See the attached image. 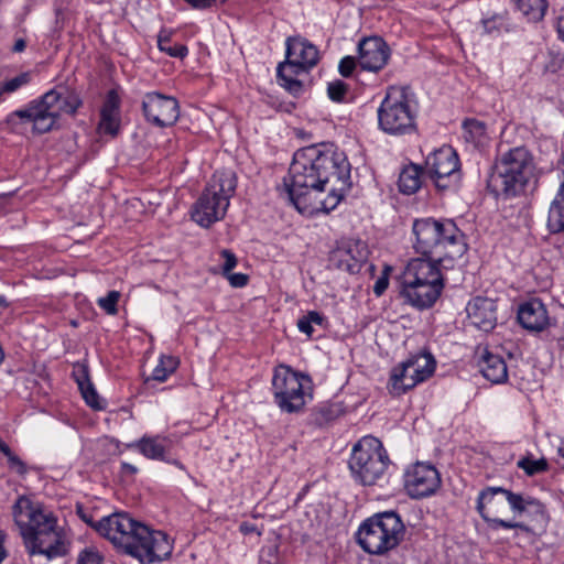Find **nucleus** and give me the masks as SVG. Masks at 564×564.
I'll list each match as a JSON object with an SVG mask.
<instances>
[{
    "mask_svg": "<svg viewBox=\"0 0 564 564\" xmlns=\"http://www.w3.org/2000/svg\"><path fill=\"white\" fill-rule=\"evenodd\" d=\"M237 187V177L231 170L216 171L205 191L217 198H225L226 205L229 206L230 198L234 196Z\"/></svg>",
    "mask_w": 564,
    "mask_h": 564,
    "instance_id": "obj_25",
    "label": "nucleus"
},
{
    "mask_svg": "<svg viewBox=\"0 0 564 564\" xmlns=\"http://www.w3.org/2000/svg\"><path fill=\"white\" fill-rule=\"evenodd\" d=\"M142 109L147 120L158 127L172 126L180 116L177 100L159 93L147 94L142 101Z\"/></svg>",
    "mask_w": 564,
    "mask_h": 564,
    "instance_id": "obj_16",
    "label": "nucleus"
},
{
    "mask_svg": "<svg viewBox=\"0 0 564 564\" xmlns=\"http://www.w3.org/2000/svg\"><path fill=\"white\" fill-rule=\"evenodd\" d=\"M517 466L521 468L528 476H534L536 474L546 471L549 468L545 458L533 459L531 457H523L518 460Z\"/></svg>",
    "mask_w": 564,
    "mask_h": 564,
    "instance_id": "obj_36",
    "label": "nucleus"
},
{
    "mask_svg": "<svg viewBox=\"0 0 564 564\" xmlns=\"http://www.w3.org/2000/svg\"><path fill=\"white\" fill-rule=\"evenodd\" d=\"M434 371L435 360L431 354L415 355L392 369L389 391L393 395H401L425 381Z\"/></svg>",
    "mask_w": 564,
    "mask_h": 564,
    "instance_id": "obj_11",
    "label": "nucleus"
},
{
    "mask_svg": "<svg viewBox=\"0 0 564 564\" xmlns=\"http://www.w3.org/2000/svg\"><path fill=\"white\" fill-rule=\"evenodd\" d=\"M482 376L492 383H502L508 378V368L502 357L485 350L479 361Z\"/></svg>",
    "mask_w": 564,
    "mask_h": 564,
    "instance_id": "obj_26",
    "label": "nucleus"
},
{
    "mask_svg": "<svg viewBox=\"0 0 564 564\" xmlns=\"http://www.w3.org/2000/svg\"><path fill=\"white\" fill-rule=\"evenodd\" d=\"M177 365L178 361L174 357H161L159 364L153 369L151 379L159 382H164L167 379V377L176 370Z\"/></svg>",
    "mask_w": 564,
    "mask_h": 564,
    "instance_id": "obj_33",
    "label": "nucleus"
},
{
    "mask_svg": "<svg viewBox=\"0 0 564 564\" xmlns=\"http://www.w3.org/2000/svg\"><path fill=\"white\" fill-rule=\"evenodd\" d=\"M561 164H562V175H563V181L558 187V189H562L564 191V155L562 156V160H561Z\"/></svg>",
    "mask_w": 564,
    "mask_h": 564,
    "instance_id": "obj_57",
    "label": "nucleus"
},
{
    "mask_svg": "<svg viewBox=\"0 0 564 564\" xmlns=\"http://www.w3.org/2000/svg\"><path fill=\"white\" fill-rule=\"evenodd\" d=\"M158 44L161 51L166 52L169 55L173 57H184L188 52L187 47L184 45L172 46L167 37L159 36Z\"/></svg>",
    "mask_w": 564,
    "mask_h": 564,
    "instance_id": "obj_43",
    "label": "nucleus"
},
{
    "mask_svg": "<svg viewBox=\"0 0 564 564\" xmlns=\"http://www.w3.org/2000/svg\"><path fill=\"white\" fill-rule=\"evenodd\" d=\"M76 564H106L101 553L95 547H86L79 552Z\"/></svg>",
    "mask_w": 564,
    "mask_h": 564,
    "instance_id": "obj_41",
    "label": "nucleus"
},
{
    "mask_svg": "<svg viewBox=\"0 0 564 564\" xmlns=\"http://www.w3.org/2000/svg\"><path fill=\"white\" fill-rule=\"evenodd\" d=\"M272 393L282 412L299 413L312 399L311 379L281 364L273 370Z\"/></svg>",
    "mask_w": 564,
    "mask_h": 564,
    "instance_id": "obj_8",
    "label": "nucleus"
},
{
    "mask_svg": "<svg viewBox=\"0 0 564 564\" xmlns=\"http://www.w3.org/2000/svg\"><path fill=\"white\" fill-rule=\"evenodd\" d=\"M227 209L225 198H217V196L204 191L194 205L192 217L202 227H209L223 219Z\"/></svg>",
    "mask_w": 564,
    "mask_h": 564,
    "instance_id": "obj_20",
    "label": "nucleus"
},
{
    "mask_svg": "<svg viewBox=\"0 0 564 564\" xmlns=\"http://www.w3.org/2000/svg\"><path fill=\"white\" fill-rule=\"evenodd\" d=\"M322 323L323 316L315 311H311L297 321V328L311 337L314 332L313 324L321 325Z\"/></svg>",
    "mask_w": 564,
    "mask_h": 564,
    "instance_id": "obj_39",
    "label": "nucleus"
},
{
    "mask_svg": "<svg viewBox=\"0 0 564 564\" xmlns=\"http://www.w3.org/2000/svg\"><path fill=\"white\" fill-rule=\"evenodd\" d=\"M45 112L42 104V98L39 100H34L30 102V105L25 109H20L11 112L7 117V122L9 124H15L17 119L25 120L33 123V130L37 133H45L48 130H42L40 127V121L44 119Z\"/></svg>",
    "mask_w": 564,
    "mask_h": 564,
    "instance_id": "obj_27",
    "label": "nucleus"
},
{
    "mask_svg": "<svg viewBox=\"0 0 564 564\" xmlns=\"http://www.w3.org/2000/svg\"><path fill=\"white\" fill-rule=\"evenodd\" d=\"M230 285L234 288H242L248 283V275L243 273H228V275H225Z\"/></svg>",
    "mask_w": 564,
    "mask_h": 564,
    "instance_id": "obj_47",
    "label": "nucleus"
},
{
    "mask_svg": "<svg viewBox=\"0 0 564 564\" xmlns=\"http://www.w3.org/2000/svg\"><path fill=\"white\" fill-rule=\"evenodd\" d=\"M533 172V156L527 148L517 147L496 162L487 186L496 196L513 197L524 191Z\"/></svg>",
    "mask_w": 564,
    "mask_h": 564,
    "instance_id": "obj_6",
    "label": "nucleus"
},
{
    "mask_svg": "<svg viewBox=\"0 0 564 564\" xmlns=\"http://www.w3.org/2000/svg\"><path fill=\"white\" fill-rule=\"evenodd\" d=\"M389 285V278L387 273H383L381 276L377 279L373 285V293L377 296H380L384 293Z\"/></svg>",
    "mask_w": 564,
    "mask_h": 564,
    "instance_id": "obj_48",
    "label": "nucleus"
},
{
    "mask_svg": "<svg viewBox=\"0 0 564 564\" xmlns=\"http://www.w3.org/2000/svg\"><path fill=\"white\" fill-rule=\"evenodd\" d=\"M470 323L480 330L490 332L497 324L496 301L477 296L469 301L466 307Z\"/></svg>",
    "mask_w": 564,
    "mask_h": 564,
    "instance_id": "obj_22",
    "label": "nucleus"
},
{
    "mask_svg": "<svg viewBox=\"0 0 564 564\" xmlns=\"http://www.w3.org/2000/svg\"><path fill=\"white\" fill-rule=\"evenodd\" d=\"M30 82L29 73H20L18 76L2 83L0 95L12 94Z\"/></svg>",
    "mask_w": 564,
    "mask_h": 564,
    "instance_id": "obj_40",
    "label": "nucleus"
},
{
    "mask_svg": "<svg viewBox=\"0 0 564 564\" xmlns=\"http://www.w3.org/2000/svg\"><path fill=\"white\" fill-rule=\"evenodd\" d=\"M227 0H191V6L194 9L203 10V9H207V8L217 6V4H223Z\"/></svg>",
    "mask_w": 564,
    "mask_h": 564,
    "instance_id": "obj_49",
    "label": "nucleus"
},
{
    "mask_svg": "<svg viewBox=\"0 0 564 564\" xmlns=\"http://www.w3.org/2000/svg\"><path fill=\"white\" fill-rule=\"evenodd\" d=\"M172 442L164 435H143L138 441L127 445L128 448L138 449L148 459L162 460L182 467L178 460H170L169 453Z\"/></svg>",
    "mask_w": 564,
    "mask_h": 564,
    "instance_id": "obj_21",
    "label": "nucleus"
},
{
    "mask_svg": "<svg viewBox=\"0 0 564 564\" xmlns=\"http://www.w3.org/2000/svg\"><path fill=\"white\" fill-rule=\"evenodd\" d=\"M444 282L403 283V295L417 308L431 307L440 297Z\"/></svg>",
    "mask_w": 564,
    "mask_h": 564,
    "instance_id": "obj_23",
    "label": "nucleus"
},
{
    "mask_svg": "<svg viewBox=\"0 0 564 564\" xmlns=\"http://www.w3.org/2000/svg\"><path fill=\"white\" fill-rule=\"evenodd\" d=\"M76 381L87 405H89L94 410H101L104 406L101 404L97 391L95 390L93 383L88 379L87 371L85 368L82 369V373L77 376Z\"/></svg>",
    "mask_w": 564,
    "mask_h": 564,
    "instance_id": "obj_32",
    "label": "nucleus"
},
{
    "mask_svg": "<svg viewBox=\"0 0 564 564\" xmlns=\"http://www.w3.org/2000/svg\"><path fill=\"white\" fill-rule=\"evenodd\" d=\"M0 453H2L8 459V466L11 470L19 475H25L28 468L25 463L15 455L11 448L0 438Z\"/></svg>",
    "mask_w": 564,
    "mask_h": 564,
    "instance_id": "obj_37",
    "label": "nucleus"
},
{
    "mask_svg": "<svg viewBox=\"0 0 564 564\" xmlns=\"http://www.w3.org/2000/svg\"><path fill=\"white\" fill-rule=\"evenodd\" d=\"M378 126L387 134L401 137L416 131V112L403 87H390L378 109Z\"/></svg>",
    "mask_w": 564,
    "mask_h": 564,
    "instance_id": "obj_9",
    "label": "nucleus"
},
{
    "mask_svg": "<svg viewBox=\"0 0 564 564\" xmlns=\"http://www.w3.org/2000/svg\"><path fill=\"white\" fill-rule=\"evenodd\" d=\"M446 262L427 257L412 259L403 271V283L444 282L440 265L447 268Z\"/></svg>",
    "mask_w": 564,
    "mask_h": 564,
    "instance_id": "obj_19",
    "label": "nucleus"
},
{
    "mask_svg": "<svg viewBox=\"0 0 564 564\" xmlns=\"http://www.w3.org/2000/svg\"><path fill=\"white\" fill-rule=\"evenodd\" d=\"M350 164L333 147H307L294 153L281 195L300 213H328L343 199L348 186Z\"/></svg>",
    "mask_w": 564,
    "mask_h": 564,
    "instance_id": "obj_1",
    "label": "nucleus"
},
{
    "mask_svg": "<svg viewBox=\"0 0 564 564\" xmlns=\"http://www.w3.org/2000/svg\"><path fill=\"white\" fill-rule=\"evenodd\" d=\"M275 82L293 96H299L303 90L301 80L293 76V73H276Z\"/></svg>",
    "mask_w": 564,
    "mask_h": 564,
    "instance_id": "obj_35",
    "label": "nucleus"
},
{
    "mask_svg": "<svg viewBox=\"0 0 564 564\" xmlns=\"http://www.w3.org/2000/svg\"><path fill=\"white\" fill-rule=\"evenodd\" d=\"M413 234L414 248L423 257L452 262L466 251L464 236L452 220L416 219Z\"/></svg>",
    "mask_w": 564,
    "mask_h": 564,
    "instance_id": "obj_5",
    "label": "nucleus"
},
{
    "mask_svg": "<svg viewBox=\"0 0 564 564\" xmlns=\"http://www.w3.org/2000/svg\"><path fill=\"white\" fill-rule=\"evenodd\" d=\"M119 291H110L104 297L98 300V305L109 315H115L118 312L117 304L120 299Z\"/></svg>",
    "mask_w": 564,
    "mask_h": 564,
    "instance_id": "obj_42",
    "label": "nucleus"
},
{
    "mask_svg": "<svg viewBox=\"0 0 564 564\" xmlns=\"http://www.w3.org/2000/svg\"><path fill=\"white\" fill-rule=\"evenodd\" d=\"M421 167L416 164L405 166L399 176L400 192L406 195L414 194L421 187Z\"/></svg>",
    "mask_w": 564,
    "mask_h": 564,
    "instance_id": "obj_29",
    "label": "nucleus"
},
{
    "mask_svg": "<svg viewBox=\"0 0 564 564\" xmlns=\"http://www.w3.org/2000/svg\"><path fill=\"white\" fill-rule=\"evenodd\" d=\"M389 463L382 443L375 436H365L352 448L349 468L361 485L373 486L382 479Z\"/></svg>",
    "mask_w": 564,
    "mask_h": 564,
    "instance_id": "obj_10",
    "label": "nucleus"
},
{
    "mask_svg": "<svg viewBox=\"0 0 564 564\" xmlns=\"http://www.w3.org/2000/svg\"><path fill=\"white\" fill-rule=\"evenodd\" d=\"M425 169L435 185L441 189H446L459 178L458 155L452 147H443L426 158Z\"/></svg>",
    "mask_w": 564,
    "mask_h": 564,
    "instance_id": "obj_14",
    "label": "nucleus"
},
{
    "mask_svg": "<svg viewBox=\"0 0 564 564\" xmlns=\"http://www.w3.org/2000/svg\"><path fill=\"white\" fill-rule=\"evenodd\" d=\"M556 30L558 37L564 41V8L561 9L556 21Z\"/></svg>",
    "mask_w": 564,
    "mask_h": 564,
    "instance_id": "obj_50",
    "label": "nucleus"
},
{
    "mask_svg": "<svg viewBox=\"0 0 564 564\" xmlns=\"http://www.w3.org/2000/svg\"><path fill=\"white\" fill-rule=\"evenodd\" d=\"M121 471L123 475H134L138 473V468L129 463L121 464Z\"/></svg>",
    "mask_w": 564,
    "mask_h": 564,
    "instance_id": "obj_52",
    "label": "nucleus"
},
{
    "mask_svg": "<svg viewBox=\"0 0 564 564\" xmlns=\"http://www.w3.org/2000/svg\"><path fill=\"white\" fill-rule=\"evenodd\" d=\"M25 46H26L25 41L23 39H19L15 41V43L13 45V51L18 52V53L22 52V51H24Z\"/></svg>",
    "mask_w": 564,
    "mask_h": 564,
    "instance_id": "obj_54",
    "label": "nucleus"
},
{
    "mask_svg": "<svg viewBox=\"0 0 564 564\" xmlns=\"http://www.w3.org/2000/svg\"><path fill=\"white\" fill-rule=\"evenodd\" d=\"M344 76H349L351 75L352 73H348V72H345V73H341Z\"/></svg>",
    "mask_w": 564,
    "mask_h": 564,
    "instance_id": "obj_60",
    "label": "nucleus"
},
{
    "mask_svg": "<svg viewBox=\"0 0 564 564\" xmlns=\"http://www.w3.org/2000/svg\"><path fill=\"white\" fill-rule=\"evenodd\" d=\"M509 508L516 514H523L525 512L539 516L541 519L545 518L544 506L536 499L520 494H514L502 487H487L478 495L476 509L488 523L491 530L516 529L530 532L528 525L522 522H512L501 519Z\"/></svg>",
    "mask_w": 564,
    "mask_h": 564,
    "instance_id": "obj_4",
    "label": "nucleus"
},
{
    "mask_svg": "<svg viewBox=\"0 0 564 564\" xmlns=\"http://www.w3.org/2000/svg\"><path fill=\"white\" fill-rule=\"evenodd\" d=\"M4 540H6V533L0 531V564L8 556V552H7L6 547H4Z\"/></svg>",
    "mask_w": 564,
    "mask_h": 564,
    "instance_id": "obj_53",
    "label": "nucleus"
},
{
    "mask_svg": "<svg viewBox=\"0 0 564 564\" xmlns=\"http://www.w3.org/2000/svg\"><path fill=\"white\" fill-rule=\"evenodd\" d=\"M547 228L553 234L564 232V191L562 189L557 191L550 205Z\"/></svg>",
    "mask_w": 564,
    "mask_h": 564,
    "instance_id": "obj_28",
    "label": "nucleus"
},
{
    "mask_svg": "<svg viewBox=\"0 0 564 564\" xmlns=\"http://www.w3.org/2000/svg\"><path fill=\"white\" fill-rule=\"evenodd\" d=\"M464 139L475 147L482 145L487 140V131L484 122L476 119H466L463 123Z\"/></svg>",
    "mask_w": 564,
    "mask_h": 564,
    "instance_id": "obj_31",
    "label": "nucleus"
},
{
    "mask_svg": "<svg viewBox=\"0 0 564 564\" xmlns=\"http://www.w3.org/2000/svg\"><path fill=\"white\" fill-rule=\"evenodd\" d=\"M404 532L401 517L395 511H384L362 522L357 540L367 553L382 555L399 545Z\"/></svg>",
    "mask_w": 564,
    "mask_h": 564,
    "instance_id": "obj_7",
    "label": "nucleus"
},
{
    "mask_svg": "<svg viewBox=\"0 0 564 564\" xmlns=\"http://www.w3.org/2000/svg\"><path fill=\"white\" fill-rule=\"evenodd\" d=\"M391 57V50L387 42L378 35L365 36L358 41L357 54L340 59L338 70H381Z\"/></svg>",
    "mask_w": 564,
    "mask_h": 564,
    "instance_id": "obj_12",
    "label": "nucleus"
},
{
    "mask_svg": "<svg viewBox=\"0 0 564 564\" xmlns=\"http://www.w3.org/2000/svg\"><path fill=\"white\" fill-rule=\"evenodd\" d=\"M9 303L6 297L0 295V313L8 307Z\"/></svg>",
    "mask_w": 564,
    "mask_h": 564,
    "instance_id": "obj_56",
    "label": "nucleus"
},
{
    "mask_svg": "<svg viewBox=\"0 0 564 564\" xmlns=\"http://www.w3.org/2000/svg\"><path fill=\"white\" fill-rule=\"evenodd\" d=\"M327 95L330 100L336 102H345L348 100V97L351 95L350 86L340 80H334L328 83L327 86Z\"/></svg>",
    "mask_w": 564,
    "mask_h": 564,
    "instance_id": "obj_34",
    "label": "nucleus"
},
{
    "mask_svg": "<svg viewBox=\"0 0 564 564\" xmlns=\"http://www.w3.org/2000/svg\"><path fill=\"white\" fill-rule=\"evenodd\" d=\"M98 129L101 133L116 135L119 130V113H100Z\"/></svg>",
    "mask_w": 564,
    "mask_h": 564,
    "instance_id": "obj_38",
    "label": "nucleus"
},
{
    "mask_svg": "<svg viewBox=\"0 0 564 564\" xmlns=\"http://www.w3.org/2000/svg\"><path fill=\"white\" fill-rule=\"evenodd\" d=\"M404 486L412 498H423L436 491L441 486V477L434 466L416 463L405 471Z\"/></svg>",
    "mask_w": 564,
    "mask_h": 564,
    "instance_id": "obj_15",
    "label": "nucleus"
},
{
    "mask_svg": "<svg viewBox=\"0 0 564 564\" xmlns=\"http://www.w3.org/2000/svg\"><path fill=\"white\" fill-rule=\"evenodd\" d=\"M283 65H284V63H283V62L279 63V64H278V66H276V69H275V70H276V72L282 70V69H283Z\"/></svg>",
    "mask_w": 564,
    "mask_h": 564,
    "instance_id": "obj_58",
    "label": "nucleus"
},
{
    "mask_svg": "<svg viewBox=\"0 0 564 564\" xmlns=\"http://www.w3.org/2000/svg\"><path fill=\"white\" fill-rule=\"evenodd\" d=\"M79 514H80V518L86 522L88 523L89 525H91L94 528V524H96L97 521H93L90 517L86 516L85 513L82 512V510H79Z\"/></svg>",
    "mask_w": 564,
    "mask_h": 564,
    "instance_id": "obj_55",
    "label": "nucleus"
},
{
    "mask_svg": "<svg viewBox=\"0 0 564 564\" xmlns=\"http://www.w3.org/2000/svg\"><path fill=\"white\" fill-rule=\"evenodd\" d=\"M319 52L307 40L295 36L288 37L285 42V63L300 70H308L317 65Z\"/></svg>",
    "mask_w": 564,
    "mask_h": 564,
    "instance_id": "obj_18",
    "label": "nucleus"
},
{
    "mask_svg": "<svg viewBox=\"0 0 564 564\" xmlns=\"http://www.w3.org/2000/svg\"><path fill=\"white\" fill-rule=\"evenodd\" d=\"M519 323L528 330L541 332L549 324V315L544 304L533 299L519 307Z\"/></svg>",
    "mask_w": 564,
    "mask_h": 564,
    "instance_id": "obj_24",
    "label": "nucleus"
},
{
    "mask_svg": "<svg viewBox=\"0 0 564 564\" xmlns=\"http://www.w3.org/2000/svg\"><path fill=\"white\" fill-rule=\"evenodd\" d=\"M12 514L29 555H44L52 560L66 554L63 532L57 528L51 512L25 496H20L12 508Z\"/></svg>",
    "mask_w": 564,
    "mask_h": 564,
    "instance_id": "obj_3",
    "label": "nucleus"
},
{
    "mask_svg": "<svg viewBox=\"0 0 564 564\" xmlns=\"http://www.w3.org/2000/svg\"><path fill=\"white\" fill-rule=\"evenodd\" d=\"M484 33L492 35L499 33L505 26L503 18L500 15H494L481 21Z\"/></svg>",
    "mask_w": 564,
    "mask_h": 564,
    "instance_id": "obj_44",
    "label": "nucleus"
},
{
    "mask_svg": "<svg viewBox=\"0 0 564 564\" xmlns=\"http://www.w3.org/2000/svg\"><path fill=\"white\" fill-rule=\"evenodd\" d=\"M120 99L115 90L107 94L100 113H119Z\"/></svg>",
    "mask_w": 564,
    "mask_h": 564,
    "instance_id": "obj_45",
    "label": "nucleus"
},
{
    "mask_svg": "<svg viewBox=\"0 0 564 564\" xmlns=\"http://www.w3.org/2000/svg\"><path fill=\"white\" fill-rule=\"evenodd\" d=\"M240 531L243 533V534H249V533H257L258 535H260V532L257 530V527L252 523H249V522H243L240 524Z\"/></svg>",
    "mask_w": 564,
    "mask_h": 564,
    "instance_id": "obj_51",
    "label": "nucleus"
},
{
    "mask_svg": "<svg viewBox=\"0 0 564 564\" xmlns=\"http://www.w3.org/2000/svg\"><path fill=\"white\" fill-rule=\"evenodd\" d=\"M45 117L40 121L42 130H52L62 115L74 116L83 101L79 95L66 87L58 86L42 97Z\"/></svg>",
    "mask_w": 564,
    "mask_h": 564,
    "instance_id": "obj_13",
    "label": "nucleus"
},
{
    "mask_svg": "<svg viewBox=\"0 0 564 564\" xmlns=\"http://www.w3.org/2000/svg\"><path fill=\"white\" fill-rule=\"evenodd\" d=\"M220 256L224 259L223 274L228 275V273H230V271L237 265V258L227 249L221 250Z\"/></svg>",
    "mask_w": 564,
    "mask_h": 564,
    "instance_id": "obj_46",
    "label": "nucleus"
},
{
    "mask_svg": "<svg viewBox=\"0 0 564 564\" xmlns=\"http://www.w3.org/2000/svg\"><path fill=\"white\" fill-rule=\"evenodd\" d=\"M558 454L564 458V448L560 447L558 448Z\"/></svg>",
    "mask_w": 564,
    "mask_h": 564,
    "instance_id": "obj_59",
    "label": "nucleus"
},
{
    "mask_svg": "<svg viewBox=\"0 0 564 564\" xmlns=\"http://www.w3.org/2000/svg\"><path fill=\"white\" fill-rule=\"evenodd\" d=\"M368 256L369 250L366 242L359 239H349L330 252L329 261L339 270L357 273L367 261Z\"/></svg>",
    "mask_w": 564,
    "mask_h": 564,
    "instance_id": "obj_17",
    "label": "nucleus"
},
{
    "mask_svg": "<svg viewBox=\"0 0 564 564\" xmlns=\"http://www.w3.org/2000/svg\"><path fill=\"white\" fill-rule=\"evenodd\" d=\"M517 9L529 20L540 21L547 9L546 0H512Z\"/></svg>",
    "mask_w": 564,
    "mask_h": 564,
    "instance_id": "obj_30",
    "label": "nucleus"
},
{
    "mask_svg": "<svg viewBox=\"0 0 564 564\" xmlns=\"http://www.w3.org/2000/svg\"><path fill=\"white\" fill-rule=\"evenodd\" d=\"M94 529L141 564L166 560L173 551V542L166 533L151 530L124 512L104 517L94 524Z\"/></svg>",
    "mask_w": 564,
    "mask_h": 564,
    "instance_id": "obj_2",
    "label": "nucleus"
}]
</instances>
